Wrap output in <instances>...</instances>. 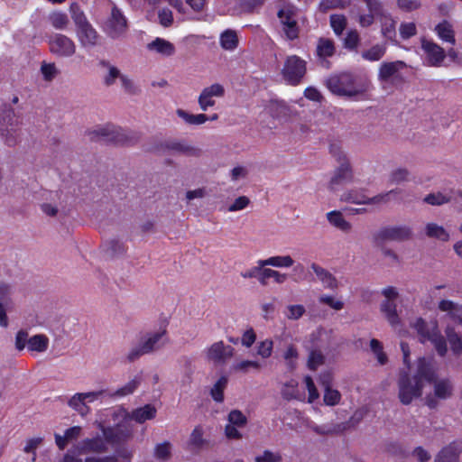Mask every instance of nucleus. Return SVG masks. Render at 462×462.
Segmentation results:
<instances>
[{
    "instance_id": "16",
    "label": "nucleus",
    "mask_w": 462,
    "mask_h": 462,
    "mask_svg": "<svg viewBox=\"0 0 462 462\" xmlns=\"http://www.w3.org/2000/svg\"><path fill=\"white\" fill-rule=\"evenodd\" d=\"M234 351L231 346L226 345L223 341H217L207 347L204 354L208 362L222 365L234 356Z\"/></svg>"
},
{
    "instance_id": "36",
    "label": "nucleus",
    "mask_w": 462,
    "mask_h": 462,
    "mask_svg": "<svg viewBox=\"0 0 462 462\" xmlns=\"http://www.w3.org/2000/svg\"><path fill=\"white\" fill-rule=\"evenodd\" d=\"M308 429L319 436L334 435L341 432L340 425L337 424H323L318 425L313 421L307 423Z\"/></svg>"
},
{
    "instance_id": "19",
    "label": "nucleus",
    "mask_w": 462,
    "mask_h": 462,
    "mask_svg": "<svg viewBox=\"0 0 462 462\" xmlns=\"http://www.w3.org/2000/svg\"><path fill=\"white\" fill-rule=\"evenodd\" d=\"M225 95V88L219 83L212 84L202 89L199 96V105L202 111H207L208 107L214 106L216 97H222Z\"/></svg>"
},
{
    "instance_id": "64",
    "label": "nucleus",
    "mask_w": 462,
    "mask_h": 462,
    "mask_svg": "<svg viewBox=\"0 0 462 462\" xmlns=\"http://www.w3.org/2000/svg\"><path fill=\"white\" fill-rule=\"evenodd\" d=\"M133 452L130 450H121L118 453L106 456V462H132Z\"/></svg>"
},
{
    "instance_id": "13",
    "label": "nucleus",
    "mask_w": 462,
    "mask_h": 462,
    "mask_svg": "<svg viewBox=\"0 0 462 462\" xmlns=\"http://www.w3.org/2000/svg\"><path fill=\"white\" fill-rule=\"evenodd\" d=\"M104 31L108 37L114 40L120 39L126 33V19L117 7L112 8L111 15L105 23Z\"/></svg>"
},
{
    "instance_id": "47",
    "label": "nucleus",
    "mask_w": 462,
    "mask_h": 462,
    "mask_svg": "<svg viewBox=\"0 0 462 462\" xmlns=\"http://www.w3.org/2000/svg\"><path fill=\"white\" fill-rule=\"evenodd\" d=\"M119 129L112 125H105L97 127L92 134L97 137H102L106 140H114L118 134Z\"/></svg>"
},
{
    "instance_id": "7",
    "label": "nucleus",
    "mask_w": 462,
    "mask_h": 462,
    "mask_svg": "<svg viewBox=\"0 0 462 462\" xmlns=\"http://www.w3.org/2000/svg\"><path fill=\"white\" fill-rule=\"evenodd\" d=\"M167 342L165 328L151 331L141 338L137 346L129 350L126 358L128 361L133 362L143 355L162 348Z\"/></svg>"
},
{
    "instance_id": "17",
    "label": "nucleus",
    "mask_w": 462,
    "mask_h": 462,
    "mask_svg": "<svg viewBox=\"0 0 462 462\" xmlns=\"http://www.w3.org/2000/svg\"><path fill=\"white\" fill-rule=\"evenodd\" d=\"M126 416L119 423L125 424L132 428L130 420H134L137 423H144L147 420H153L157 414V409L152 404H145L142 407L134 409L131 412H127L125 410L121 409Z\"/></svg>"
},
{
    "instance_id": "2",
    "label": "nucleus",
    "mask_w": 462,
    "mask_h": 462,
    "mask_svg": "<svg viewBox=\"0 0 462 462\" xmlns=\"http://www.w3.org/2000/svg\"><path fill=\"white\" fill-rule=\"evenodd\" d=\"M126 414L120 408L106 409L99 412L94 425L102 433L82 439L77 446L79 454H104L109 446H117L133 438L131 427L119 423Z\"/></svg>"
},
{
    "instance_id": "1",
    "label": "nucleus",
    "mask_w": 462,
    "mask_h": 462,
    "mask_svg": "<svg viewBox=\"0 0 462 462\" xmlns=\"http://www.w3.org/2000/svg\"><path fill=\"white\" fill-rule=\"evenodd\" d=\"M438 309L448 316L441 333L437 320L428 322L421 317L410 323L415 330L420 343L430 342L440 357L448 351L455 356L462 355V304L450 300H441Z\"/></svg>"
},
{
    "instance_id": "21",
    "label": "nucleus",
    "mask_w": 462,
    "mask_h": 462,
    "mask_svg": "<svg viewBox=\"0 0 462 462\" xmlns=\"http://www.w3.org/2000/svg\"><path fill=\"white\" fill-rule=\"evenodd\" d=\"M76 33L82 47H94L99 43L100 36L89 23L77 28Z\"/></svg>"
},
{
    "instance_id": "28",
    "label": "nucleus",
    "mask_w": 462,
    "mask_h": 462,
    "mask_svg": "<svg viewBox=\"0 0 462 462\" xmlns=\"http://www.w3.org/2000/svg\"><path fill=\"white\" fill-rule=\"evenodd\" d=\"M257 263L260 264V266H272L275 268L288 269L294 266L295 261L291 255L283 254L273 255L266 259L258 260Z\"/></svg>"
},
{
    "instance_id": "53",
    "label": "nucleus",
    "mask_w": 462,
    "mask_h": 462,
    "mask_svg": "<svg viewBox=\"0 0 462 462\" xmlns=\"http://www.w3.org/2000/svg\"><path fill=\"white\" fill-rule=\"evenodd\" d=\"M273 350V341L270 338L259 341L256 345V353L263 359L269 358Z\"/></svg>"
},
{
    "instance_id": "35",
    "label": "nucleus",
    "mask_w": 462,
    "mask_h": 462,
    "mask_svg": "<svg viewBox=\"0 0 462 462\" xmlns=\"http://www.w3.org/2000/svg\"><path fill=\"white\" fill-rule=\"evenodd\" d=\"M424 229L425 235L428 237L438 239L442 242H447L449 240V233L445 229L443 226L430 222L426 224Z\"/></svg>"
},
{
    "instance_id": "60",
    "label": "nucleus",
    "mask_w": 462,
    "mask_h": 462,
    "mask_svg": "<svg viewBox=\"0 0 462 462\" xmlns=\"http://www.w3.org/2000/svg\"><path fill=\"white\" fill-rule=\"evenodd\" d=\"M360 42V36L357 31L351 30L347 32L346 36L344 40V46L346 49L355 51L357 49Z\"/></svg>"
},
{
    "instance_id": "43",
    "label": "nucleus",
    "mask_w": 462,
    "mask_h": 462,
    "mask_svg": "<svg viewBox=\"0 0 462 462\" xmlns=\"http://www.w3.org/2000/svg\"><path fill=\"white\" fill-rule=\"evenodd\" d=\"M261 364L255 360H240L234 363L231 366V371L235 373L246 374L251 370H260Z\"/></svg>"
},
{
    "instance_id": "40",
    "label": "nucleus",
    "mask_w": 462,
    "mask_h": 462,
    "mask_svg": "<svg viewBox=\"0 0 462 462\" xmlns=\"http://www.w3.org/2000/svg\"><path fill=\"white\" fill-rule=\"evenodd\" d=\"M172 454V444L170 441L158 443L153 448V457L159 461H168Z\"/></svg>"
},
{
    "instance_id": "57",
    "label": "nucleus",
    "mask_w": 462,
    "mask_h": 462,
    "mask_svg": "<svg viewBox=\"0 0 462 462\" xmlns=\"http://www.w3.org/2000/svg\"><path fill=\"white\" fill-rule=\"evenodd\" d=\"M306 312V309L301 304H291L287 306L285 317L290 320L300 319Z\"/></svg>"
},
{
    "instance_id": "25",
    "label": "nucleus",
    "mask_w": 462,
    "mask_h": 462,
    "mask_svg": "<svg viewBox=\"0 0 462 462\" xmlns=\"http://www.w3.org/2000/svg\"><path fill=\"white\" fill-rule=\"evenodd\" d=\"M462 444L453 442L444 447L436 456L434 462H458Z\"/></svg>"
},
{
    "instance_id": "22",
    "label": "nucleus",
    "mask_w": 462,
    "mask_h": 462,
    "mask_svg": "<svg viewBox=\"0 0 462 462\" xmlns=\"http://www.w3.org/2000/svg\"><path fill=\"white\" fill-rule=\"evenodd\" d=\"M146 49L162 57H171L176 52L175 45L168 40L156 37L146 45Z\"/></svg>"
},
{
    "instance_id": "55",
    "label": "nucleus",
    "mask_w": 462,
    "mask_h": 462,
    "mask_svg": "<svg viewBox=\"0 0 462 462\" xmlns=\"http://www.w3.org/2000/svg\"><path fill=\"white\" fill-rule=\"evenodd\" d=\"M451 197L442 192L431 193L424 198V202L432 206H440L449 202Z\"/></svg>"
},
{
    "instance_id": "39",
    "label": "nucleus",
    "mask_w": 462,
    "mask_h": 462,
    "mask_svg": "<svg viewBox=\"0 0 462 462\" xmlns=\"http://www.w3.org/2000/svg\"><path fill=\"white\" fill-rule=\"evenodd\" d=\"M220 46L226 51H233L238 45V37L235 31L226 30L220 34Z\"/></svg>"
},
{
    "instance_id": "11",
    "label": "nucleus",
    "mask_w": 462,
    "mask_h": 462,
    "mask_svg": "<svg viewBox=\"0 0 462 462\" xmlns=\"http://www.w3.org/2000/svg\"><path fill=\"white\" fill-rule=\"evenodd\" d=\"M307 71V62L297 55L288 56L282 69L283 79L290 85H299Z\"/></svg>"
},
{
    "instance_id": "58",
    "label": "nucleus",
    "mask_w": 462,
    "mask_h": 462,
    "mask_svg": "<svg viewBox=\"0 0 462 462\" xmlns=\"http://www.w3.org/2000/svg\"><path fill=\"white\" fill-rule=\"evenodd\" d=\"M325 356L319 350H312L308 357L307 365L310 370H316L324 364Z\"/></svg>"
},
{
    "instance_id": "33",
    "label": "nucleus",
    "mask_w": 462,
    "mask_h": 462,
    "mask_svg": "<svg viewBox=\"0 0 462 462\" xmlns=\"http://www.w3.org/2000/svg\"><path fill=\"white\" fill-rule=\"evenodd\" d=\"M50 345L49 337L44 334L30 337L27 350L31 353H44Z\"/></svg>"
},
{
    "instance_id": "9",
    "label": "nucleus",
    "mask_w": 462,
    "mask_h": 462,
    "mask_svg": "<svg viewBox=\"0 0 462 462\" xmlns=\"http://www.w3.org/2000/svg\"><path fill=\"white\" fill-rule=\"evenodd\" d=\"M402 190L401 189H394L390 191L379 194L373 198L367 197L363 191L358 189H349L345 191L340 196V200L346 203L353 204H381L387 203L391 200H397Z\"/></svg>"
},
{
    "instance_id": "61",
    "label": "nucleus",
    "mask_w": 462,
    "mask_h": 462,
    "mask_svg": "<svg viewBox=\"0 0 462 462\" xmlns=\"http://www.w3.org/2000/svg\"><path fill=\"white\" fill-rule=\"evenodd\" d=\"M70 14L77 28L89 23L77 4L70 5Z\"/></svg>"
},
{
    "instance_id": "10",
    "label": "nucleus",
    "mask_w": 462,
    "mask_h": 462,
    "mask_svg": "<svg viewBox=\"0 0 462 462\" xmlns=\"http://www.w3.org/2000/svg\"><path fill=\"white\" fill-rule=\"evenodd\" d=\"M426 383H431L433 389V394L426 397V404L430 408L437 407L438 400L444 401L452 397L454 393L452 380L449 377H439L435 367L433 379L426 380Z\"/></svg>"
},
{
    "instance_id": "8",
    "label": "nucleus",
    "mask_w": 462,
    "mask_h": 462,
    "mask_svg": "<svg viewBox=\"0 0 462 462\" xmlns=\"http://www.w3.org/2000/svg\"><path fill=\"white\" fill-rule=\"evenodd\" d=\"M330 152L338 163L328 183V190L335 192L343 184L352 180V169L348 158L339 147H331Z\"/></svg>"
},
{
    "instance_id": "41",
    "label": "nucleus",
    "mask_w": 462,
    "mask_h": 462,
    "mask_svg": "<svg viewBox=\"0 0 462 462\" xmlns=\"http://www.w3.org/2000/svg\"><path fill=\"white\" fill-rule=\"evenodd\" d=\"M177 116L181 118L186 124L200 125L205 124L208 120V116L205 114H190L183 109H177Z\"/></svg>"
},
{
    "instance_id": "31",
    "label": "nucleus",
    "mask_w": 462,
    "mask_h": 462,
    "mask_svg": "<svg viewBox=\"0 0 462 462\" xmlns=\"http://www.w3.org/2000/svg\"><path fill=\"white\" fill-rule=\"evenodd\" d=\"M386 44L376 43L370 48L364 50L361 52L363 60L370 62H376L381 60L386 53Z\"/></svg>"
},
{
    "instance_id": "46",
    "label": "nucleus",
    "mask_w": 462,
    "mask_h": 462,
    "mask_svg": "<svg viewBox=\"0 0 462 462\" xmlns=\"http://www.w3.org/2000/svg\"><path fill=\"white\" fill-rule=\"evenodd\" d=\"M48 20L56 30H64L69 24L68 15L59 11L51 13Z\"/></svg>"
},
{
    "instance_id": "27",
    "label": "nucleus",
    "mask_w": 462,
    "mask_h": 462,
    "mask_svg": "<svg viewBox=\"0 0 462 462\" xmlns=\"http://www.w3.org/2000/svg\"><path fill=\"white\" fill-rule=\"evenodd\" d=\"M326 218L329 225L336 229L348 234L352 231V224L346 220L343 213L339 210H331L326 214Z\"/></svg>"
},
{
    "instance_id": "6",
    "label": "nucleus",
    "mask_w": 462,
    "mask_h": 462,
    "mask_svg": "<svg viewBox=\"0 0 462 462\" xmlns=\"http://www.w3.org/2000/svg\"><path fill=\"white\" fill-rule=\"evenodd\" d=\"M326 84L334 95L347 98L357 97L367 89L365 84L357 83L354 75L346 72L329 77Z\"/></svg>"
},
{
    "instance_id": "49",
    "label": "nucleus",
    "mask_w": 462,
    "mask_h": 462,
    "mask_svg": "<svg viewBox=\"0 0 462 462\" xmlns=\"http://www.w3.org/2000/svg\"><path fill=\"white\" fill-rule=\"evenodd\" d=\"M282 455L278 450L264 449L254 457V462H282Z\"/></svg>"
},
{
    "instance_id": "3",
    "label": "nucleus",
    "mask_w": 462,
    "mask_h": 462,
    "mask_svg": "<svg viewBox=\"0 0 462 462\" xmlns=\"http://www.w3.org/2000/svg\"><path fill=\"white\" fill-rule=\"evenodd\" d=\"M434 377V364L431 359L420 357L415 363V371L411 376L402 374L398 380V397L400 402L408 405L422 395L426 380Z\"/></svg>"
},
{
    "instance_id": "30",
    "label": "nucleus",
    "mask_w": 462,
    "mask_h": 462,
    "mask_svg": "<svg viewBox=\"0 0 462 462\" xmlns=\"http://www.w3.org/2000/svg\"><path fill=\"white\" fill-rule=\"evenodd\" d=\"M269 114L276 118H287L291 116V107L283 101L272 100L267 106Z\"/></svg>"
},
{
    "instance_id": "15",
    "label": "nucleus",
    "mask_w": 462,
    "mask_h": 462,
    "mask_svg": "<svg viewBox=\"0 0 462 462\" xmlns=\"http://www.w3.org/2000/svg\"><path fill=\"white\" fill-rule=\"evenodd\" d=\"M278 18L286 38L291 41L298 38L299 26L295 11L289 6H284L279 10Z\"/></svg>"
},
{
    "instance_id": "48",
    "label": "nucleus",
    "mask_w": 462,
    "mask_h": 462,
    "mask_svg": "<svg viewBox=\"0 0 462 462\" xmlns=\"http://www.w3.org/2000/svg\"><path fill=\"white\" fill-rule=\"evenodd\" d=\"M436 32L439 37L445 42L454 43L455 36L452 26L448 22H442L436 26Z\"/></svg>"
},
{
    "instance_id": "18",
    "label": "nucleus",
    "mask_w": 462,
    "mask_h": 462,
    "mask_svg": "<svg viewBox=\"0 0 462 462\" xmlns=\"http://www.w3.org/2000/svg\"><path fill=\"white\" fill-rule=\"evenodd\" d=\"M411 231L408 226H396L380 229L374 235V241L381 244L386 241H402L411 236Z\"/></svg>"
},
{
    "instance_id": "20",
    "label": "nucleus",
    "mask_w": 462,
    "mask_h": 462,
    "mask_svg": "<svg viewBox=\"0 0 462 462\" xmlns=\"http://www.w3.org/2000/svg\"><path fill=\"white\" fill-rule=\"evenodd\" d=\"M421 48L426 54V63L429 66H439L444 60V50L433 42L422 39Z\"/></svg>"
},
{
    "instance_id": "59",
    "label": "nucleus",
    "mask_w": 462,
    "mask_h": 462,
    "mask_svg": "<svg viewBox=\"0 0 462 462\" xmlns=\"http://www.w3.org/2000/svg\"><path fill=\"white\" fill-rule=\"evenodd\" d=\"M228 423L243 428L247 424L246 416L239 410H232L228 413Z\"/></svg>"
},
{
    "instance_id": "42",
    "label": "nucleus",
    "mask_w": 462,
    "mask_h": 462,
    "mask_svg": "<svg viewBox=\"0 0 462 462\" xmlns=\"http://www.w3.org/2000/svg\"><path fill=\"white\" fill-rule=\"evenodd\" d=\"M318 301L320 305L328 306L335 311H339L345 307L344 301L332 294L323 293L319 296Z\"/></svg>"
},
{
    "instance_id": "32",
    "label": "nucleus",
    "mask_w": 462,
    "mask_h": 462,
    "mask_svg": "<svg viewBox=\"0 0 462 462\" xmlns=\"http://www.w3.org/2000/svg\"><path fill=\"white\" fill-rule=\"evenodd\" d=\"M336 52L334 42L328 38H320L317 42L316 53L319 60H326Z\"/></svg>"
},
{
    "instance_id": "50",
    "label": "nucleus",
    "mask_w": 462,
    "mask_h": 462,
    "mask_svg": "<svg viewBox=\"0 0 462 462\" xmlns=\"http://www.w3.org/2000/svg\"><path fill=\"white\" fill-rule=\"evenodd\" d=\"M249 175V169L245 165H236L229 171L230 180L234 183L245 180Z\"/></svg>"
},
{
    "instance_id": "54",
    "label": "nucleus",
    "mask_w": 462,
    "mask_h": 462,
    "mask_svg": "<svg viewBox=\"0 0 462 462\" xmlns=\"http://www.w3.org/2000/svg\"><path fill=\"white\" fill-rule=\"evenodd\" d=\"M330 26L333 29L335 34L337 36L341 35L346 26V16L343 14L330 15Z\"/></svg>"
},
{
    "instance_id": "56",
    "label": "nucleus",
    "mask_w": 462,
    "mask_h": 462,
    "mask_svg": "<svg viewBox=\"0 0 462 462\" xmlns=\"http://www.w3.org/2000/svg\"><path fill=\"white\" fill-rule=\"evenodd\" d=\"M350 5V0H322L319 8L323 12L330 9H345Z\"/></svg>"
},
{
    "instance_id": "24",
    "label": "nucleus",
    "mask_w": 462,
    "mask_h": 462,
    "mask_svg": "<svg viewBox=\"0 0 462 462\" xmlns=\"http://www.w3.org/2000/svg\"><path fill=\"white\" fill-rule=\"evenodd\" d=\"M310 268L325 289L337 290L338 288V281L330 272L317 263H312Z\"/></svg>"
},
{
    "instance_id": "4",
    "label": "nucleus",
    "mask_w": 462,
    "mask_h": 462,
    "mask_svg": "<svg viewBox=\"0 0 462 462\" xmlns=\"http://www.w3.org/2000/svg\"><path fill=\"white\" fill-rule=\"evenodd\" d=\"M381 295L383 300L380 302V311L383 315L386 321L393 328V330L397 331L399 335H402V322L400 317V313L397 310V301L401 304V312L402 310H409L411 309L413 304V299L408 296L401 295L399 289L394 286H386L382 289Z\"/></svg>"
},
{
    "instance_id": "44",
    "label": "nucleus",
    "mask_w": 462,
    "mask_h": 462,
    "mask_svg": "<svg viewBox=\"0 0 462 462\" xmlns=\"http://www.w3.org/2000/svg\"><path fill=\"white\" fill-rule=\"evenodd\" d=\"M68 405L81 416L88 414L90 409L86 404L80 393H75L68 402Z\"/></svg>"
},
{
    "instance_id": "14",
    "label": "nucleus",
    "mask_w": 462,
    "mask_h": 462,
    "mask_svg": "<svg viewBox=\"0 0 462 462\" xmlns=\"http://www.w3.org/2000/svg\"><path fill=\"white\" fill-rule=\"evenodd\" d=\"M6 118L7 121L5 119L0 124V137L7 146L13 147L19 140L20 121L12 110L7 113Z\"/></svg>"
},
{
    "instance_id": "26",
    "label": "nucleus",
    "mask_w": 462,
    "mask_h": 462,
    "mask_svg": "<svg viewBox=\"0 0 462 462\" xmlns=\"http://www.w3.org/2000/svg\"><path fill=\"white\" fill-rule=\"evenodd\" d=\"M204 435L205 430L203 427L201 425L196 426L187 441V449L191 452H199L208 443Z\"/></svg>"
},
{
    "instance_id": "37",
    "label": "nucleus",
    "mask_w": 462,
    "mask_h": 462,
    "mask_svg": "<svg viewBox=\"0 0 462 462\" xmlns=\"http://www.w3.org/2000/svg\"><path fill=\"white\" fill-rule=\"evenodd\" d=\"M282 358L289 370L296 369L300 359L298 348L292 344L288 345L283 351Z\"/></svg>"
},
{
    "instance_id": "52",
    "label": "nucleus",
    "mask_w": 462,
    "mask_h": 462,
    "mask_svg": "<svg viewBox=\"0 0 462 462\" xmlns=\"http://www.w3.org/2000/svg\"><path fill=\"white\" fill-rule=\"evenodd\" d=\"M282 396L287 400L296 399L300 401L304 400V396L300 394L297 390V383L293 380L285 383L282 390Z\"/></svg>"
},
{
    "instance_id": "29",
    "label": "nucleus",
    "mask_w": 462,
    "mask_h": 462,
    "mask_svg": "<svg viewBox=\"0 0 462 462\" xmlns=\"http://www.w3.org/2000/svg\"><path fill=\"white\" fill-rule=\"evenodd\" d=\"M342 400L341 393L329 385V380L323 381V402L325 405L333 407L340 404Z\"/></svg>"
},
{
    "instance_id": "51",
    "label": "nucleus",
    "mask_w": 462,
    "mask_h": 462,
    "mask_svg": "<svg viewBox=\"0 0 462 462\" xmlns=\"http://www.w3.org/2000/svg\"><path fill=\"white\" fill-rule=\"evenodd\" d=\"M370 348L377 359L378 364L383 365L387 363L388 357L387 355L383 351V347L382 343L375 338L371 339L370 341Z\"/></svg>"
},
{
    "instance_id": "38",
    "label": "nucleus",
    "mask_w": 462,
    "mask_h": 462,
    "mask_svg": "<svg viewBox=\"0 0 462 462\" xmlns=\"http://www.w3.org/2000/svg\"><path fill=\"white\" fill-rule=\"evenodd\" d=\"M288 274L285 273H281L271 268H263L261 272L259 282L261 284H266V281L272 278L275 283L282 284L288 280Z\"/></svg>"
},
{
    "instance_id": "5",
    "label": "nucleus",
    "mask_w": 462,
    "mask_h": 462,
    "mask_svg": "<svg viewBox=\"0 0 462 462\" xmlns=\"http://www.w3.org/2000/svg\"><path fill=\"white\" fill-rule=\"evenodd\" d=\"M368 13H361L357 15V23L363 28L371 26L375 19L381 24V32L384 38L392 40L396 34V21L383 9L379 0H363Z\"/></svg>"
},
{
    "instance_id": "23",
    "label": "nucleus",
    "mask_w": 462,
    "mask_h": 462,
    "mask_svg": "<svg viewBox=\"0 0 462 462\" xmlns=\"http://www.w3.org/2000/svg\"><path fill=\"white\" fill-rule=\"evenodd\" d=\"M406 67L405 62L402 60L383 62L378 69V79L387 82L397 76L399 71Z\"/></svg>"
},
{
    "instance_id": "63",
    "label": "nucleus",
    "mask_w": 462,
    "mask_h": 462,
    "mask_svg": "<svg viewBox=\"0 0 462 462\" xmlns=\"http://www.w3.org/2000/svg\"><path fill=\"white\" fill-rule=\"evenodd\" d=\"M30 337L26 330L21 329L17 331L14 338V346L16 350L23 351L28 348Z\"/></svg>"
},
{
    "instance_id": "34",
    "label": "nucleus",
    "mask_w": 462,
    "mask_h": 462,
    "mask_svg": "<svg viewBox=\"0 0 462 462\" xmlns=\"http://www.w3.org/2000/svg\"><path fill=\"white\" fill-rule=\"evenodd\" d=\"M99 66L106 69V73L103 76V82L106 86H112L116 83V79L121 77L120 69L111 64L107 60H101Z\"/></svg>"
},
{
    "instance_id": "12",
    "label": "nucleus",
    "mask_w": 462,
    "mask_h": 462,
    "mask_svg": "<svg viewBox=\"0 0 462 462\" xmlns=\"http://www.w3.org/2000/svg\"><path fill=\"white\" fill-rule=\"evenodd\" d=\"M50 51L59 58L72 57L77 51L74 41L65 34L54 33L49 39Z\"/></svg>"
},
{
    "instance_id": "62",
    "label": "nucleus",
    "mask_w": 462,
    "mask_h": 462,
    "mask_svg": "<svg viewBox=\"0 0 462 462\" xmlns=\"http://www.w3.org/2000/svg\"><path fill=\"white\" fill-rule=\"evenodd\" d=\"M140 384V378L135 377L131 381L127 382L124 386L117 389L115 393L116 396H126L133 393Z\"/></svg>"
},
{
    "instance_id": "45",
    "label": "nucleus",
    "mask_w": 462,
    "mask_h": 462,
    "mask_svg": "<svg viewBox=\"0 0 462 462\" xmlns=\"http://www.w3.org/2000/svg\"><path fill=\"white\" fill-rule=\"evenodd\" d=\"M228 379L226 376H221L213 385L210 391L211 397L217 402L224 401V390L226 388Z\"/></svg>"
}]
</instances>
